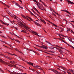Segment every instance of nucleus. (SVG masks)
<instances>
[{"label":"nucleus","mask_w":74,"mask_h":74,"mask_svg":"<svg viewBox=\"0 0 74 74\" xmlns=\"http://www.w3.org/2000/svg\"><path fill=\"white\" fill-rule=\"evenodd\" d=\"M42 71L43 74H45V72H44V71L42 69Z\"/></svg>","instance_id":"45"},{"label":"nucleus","mask_w":74,"mask_h":74,"mask_svg":"<svg viewBox=\"0 0 74 74\" xmlns=\"http://www.w3.org/2000/svg\"><path fill=\"white\" fill-rule=\"evenodd\" d=\"M36 5H37V6H38V8H39V9H40V10H44V9H41V7H40V6L39 5H38V3H37L36 4Z\"/></svg>","instance_id":"12"},{"label":"nucleus","mask_w":74,"mask_h":74,"mask_svg":"<svg viewBox=\"0 0 74 74\" xmlns=\"http://www.w3.org/2000/svg\"><path fill=\"white\" fill-rule=\"evenodd\" d=\"M20 59H21V60H23V61H24V62H25V60H24L21 58H19Z\"/></svg>","instance_id":"37"},{"label":"nucleus","mask_w":74,"mask_h":74,"mask_svg":"<svg viewBox=\"0 0 74 74\" xmlns=\"http://www.w3.org/2000/svg\"><path fill=\"white\" fill-rule=\"evenodd\" d=\"M0 22H1V23H3V22H3V21L2 20H1L0 19Z\"/></svg>","instance_id":"50"},{"label":"nucleus","mask_w":74,"mask_h":74,"mask_svg":"<svg viewBox=\"0 0 74 74\" xmlns=\"http://www.w3.org/2000/svg\"><path fill=\"white\" fill-rule=\"evenodd\" d=\"M38 51H42V50H40L39 49H38Z\"/></svg>","instance_id":"57"},{"label":"nucleus","mask_w":74,"mask_h":74,"mask_svg":"<svg viewBox=\"0 0 74 74\" xmlns=\"http://www.w3.org/2000/svg\"><path fill=\"white\" fill-rule=\"evenodd\" d=\"M17 22H18V23H19L21 24L20 25H19L20 26H22V27H23L24 28H26V29L27 30V28H26V26L25 25H23V24H22V23L21 22V21H20L19 20H18Z\"/></svg>","instance_id":"1"},{"label":"nucleus","mask_w":74,"mask_h":74,"mask_svg":"<svg viewBox=\"0 0 74 74\" xmlns=\"http://www.w3.org/2000/svg\"><path fill=\"white\" fill-rule=\"evenodd\" d=\"M15 49L16 51H18V49L17 48H15Z\"/></svg>","instance_id":"59"},{"label":"nucleus","mask_w":74,"mask_h":74,"mask_svg":"<svg viewBox=\"0 0 74 74\" xmlns=\"http://www.w3.org/2000/svg\"><path fill=\"white\" fill-rule=\"evenodd\" d=\"M42 3L43 4V5H45V7L46 6V5L44 3L42 2Z\"/></svg>","instance_id":"60"},{"label":"nucleus","mask_w":74,"mask_h":74,"mask_svg":"<svg viewBox=\"0 0 74 74\" xmlns=\"http://www.w3.org/2000/svg\"><path fill=\"white\" fill-rule=\"evenodd\" d=\"M69 71H71V72H73V70L72 69H71V70H69Z\"/></svg>","instance_id":"44"},{"label":"nucleus","mask_w":74,"mask_h":74,"mask_svg":"<svg viewBox=\"0 0 74 74\" xmlns=\"http://www.w3.org/2000/svg\"><path fill=\"white\" fill-rule=\"evenodd\" d=\"M14 27V29H16V30L18 29V28H17V27Z\"/></svg>","instance_id":"42"},{"label":"nucleus","mask_w":74,"mask_h":74,"mask_svg":"<svg viewBox=\"0 0 74 74\" xmlns=\"http://www.w3.org/2000/svg\"><path fill=\"white\" fill-rule=\"evenodd\" d=\"M27 64H29V65H31V66H33L34 67V66L33 65V63H31V62H27Z\"/></svg>","instance_id":"6"},{"label":"nucleus","mask_w":74,"mask_h":74,"mask_svg":"<svg viewBox=\"0 0 74 74\" xmlns=\"http://www.w3.org/2000/svg\"><path fill=\"white\" fill-rule=\"evenodd\" d=\"M15 4L16 5L18 6V7H19V6H20V5H19L18 3H15Z\"/></svg>","instance_id":"30"},{"label":"nucleus","mask_w":74,"mask_h":74,"mask_svg":"<svg viewBox=\"0 0 74 74\" xmlns=\"http://www.w3.org/2000/svg\"><path fill=\"white\" fill-rule=\"evenodd\" d=\"M32 33H33V34H35V35H37L38 34L36 32L34 31H32Z\"/></svg>","instance_id":"14"},{"label":"nucleus","mask_w":74,"mask_h":74,"mask_svg":"<svg viewBox=\"0 0 74 74\" xmlns=\"http://www.w3.org/2000/svg\"><path fill=\"white\" fill-rule=\"evenodd\" d=\"M18 52H19L21 53H22V54L23 55V53H22V52H21L20 51L18 50Z\"/></svg>","instance_id":"54"},{"label":"nucleus","mask_w":74,"mask_h":74,"mask_svg":"<svg viewBox=\"0 0 74 74\" xmlns=\"http://www.w3.org/2000/svg\"><path fill=\"white\" fill-rule=\"evenodd\" d=\"M34 1V2H35L36 3H37V1H36V0H32Z\"/></svg>","instance_id":"43"},{"label":"nucleus","mask_w":74,"mask_h":74,"mask_svg":"<svg viewBox=\"0 0 74 74\" xmlns=\"http://www.w3.org/2000/svg\"><path fill=\"white\" fill-rule=\"evenodd\" d=\"M42 48H43V49H47V47L44 45L43 46H42Z\"/></svg>","instance_id":"11"},{"label":"nucleus","mask_w":74,"mask_h":74,"mask_svg":"<svg viewBox=\"0 0 74 74\" xmlns=\"http://www.w3.org/2000/svg\"><path fill=\"white\" fill-rule=\"evenodd\" d=\"M3 24L4 25H7V26H8L9 25V24H7V23H5L4 22H3Z\"/></svg>","instance_id":"20"},{"label":"nucleus","mask_w":74,"mask_h":74,"mask_svg":"<svg viewBox=\"0 0 74 74\" xmlns=\"http://www.w3.org/2000/svg\"><path fill=\"white\" fill-rule=\"evenodd\" d=\"M36 45V46L37 47H39V48H42V46H41L38 45Z\"/></svg>","instance_id":"24"},{"label":"nucleus","mask_w":74,"mask_h":74,"mask_svg":"<svg viewBox=\"0 0 74 74\" xmlns=\"http://www.w3.org/2000/svg\"><path fill=\"white\" fill-rule=\"evenodd\" d=\"M42 8H41V9H43V10H43V11H44V10H45V8H44V7H42Z\"/></svg>","instance_id":"40"},{"label":"nucleus","mask_w":74,"mask_h":74,"mask_svg":"<svg viewBox=\"0 0 74 74\" xmlns=\"http://www.w3.org/2000/svg\"><path fill=\"white\" fill-rule=\"evenodd\" d=\"M67 29L68 30H67L66 31V32H69V31H70V29H69V28H67Z\"/></svg>","instance_id":"55"},{"label":"nucleus","mask_w":74,"mask_h":74,"mask_svg":"<svg viewBox=\"0 0 74 74\" xmlns=\"http://www.w3.org/2000/svg\"><path fill=\"white\" fill-rule=\"evenodd\" d=\"M10 22L11 23H12V24H13V22H12V21H10Z\"/></svg>","instance_id":"64"},{"label":"nucleus","mask_w":74,"mask_h":74,"mask_svg":"<svg viewBox=\"0 0 74 74\" xmlns=\"http://www.w3.org/2000/svg\"><path fill=\"white\" fill-rule=\"evenodd\" d=\"M59 51V52H60V54L62 55V53H63V51L62 50L60 49V50Z\"/></svg>","instance_id":"16"},{"label":"nucleus","mask_w":74,"mask_h":74,"mask_svg":"<svg viewBox=\"0 0 74 74\" xmlns=\"http://www.w3.org/2000/svg\"><path fill=\"white\" fill-rule=\"evenodd\" d=\"M48 69V70H51V71H52L54 73H55V71H56V70L53 69Z\"/></svg>","instance_id":"15"},{"label":"nucleus","mask_w":74,"mask_h":74,"mask_svg":"<svg viewBox=\"0 0 74 74\" xmlns=\"http://www.w3.org/2000/svg\"><path fill=\"white\" fill-rule=\"evenodd\" d=\"M31 70H32L33 71H34V70L33 69H31Z\"/></svg>","instance_id":"63"},{"label":"nucleus","mask_w":74,"mask_h":74,"mask_svg":"<svg viewBox=\"0 0 74 74\" xmlns=\"http://www.w3.org/2000/svg\"><path fill=\"white\" fill-rule=\"evenodd\" d=\"M6 58H7V59H9V60H11L12 59H11V58H10V57L7 56H6V57H5Z\"/></svg>","instance_id":"10"},{"label":"nucleus","mask_w":74,"mask_h":74,"mask_svg":"<svg viewBox=\"0 0 74 74\" xmlns=\"http://www.w3.org/2000/svg\"><path fill=\"white\" fill-rule=\"evenodd\" d=\"M71 33H73V34H74V32H73V31L72 30H71Z\"/></svg>","instance_id":"41"},{"label":"nucleus","mask_w":74,"mask_h":74,"mask_svg":"<svg viewBox=\"0 0 74 74\" xmlns=\"http://www.w3.org/2000/svg\"><path fill=\"white\" fill-rule=\"evenodd\" d=\"M55 48H56V49H58V50L59 51H60V49L58 48L57 47H55Z\"/></svg>","instance_id":"39"},{"label":"nucleus","mask_w":74,"mask_h":74,"mask_svg":"<svg viewBox=\"0 0 74 74\" xmlns=\"http://www.w3.org/2000/svg\"><path fill=\"white\" fill-rule=\"evenodd\" d=\"M41 21H42L43 22V23H44V24H45V25H46V22H45V20H41Z\"/></svg>","instance_id":"18"},{"label":"nucleus","mask_w":74,"mask_h":74,"mask_svg":"<svg viewBox=\"0 0 74 74\" xmlns=\"http://www.w3.org/2000/svg\"><path fill=\"white\" fill-rule=\"evenodd\" d=\"M0 71H1V72H2V73H4V71H3V70H2L1 69V68H0Z\"/></svg>","instance_id":"22"},{"label":"nucleus","mask_w":74,"mask_h":74,"mask_svg":"<svg viewBox=\"0 0 74 74\" xmlns=\"http://www.w3.org/2000/svg\"><path fill=\"white\" fill-rule=\"evenodd\" d=\"M0 22H1V23H3V22H3V21L2 20H1L0 19Z\"/></svg>","instance_id":"51"},{"label":"nucleus","mask_w":74,"mask_h":74,"mask_svg":"<svg viewBox=\"0 0 74 74\" xmlns=\"http://www.w3.org/2000/svg\"><path fill=\"white\" fill-rule=\"evenodd\" d=\"M26 28L27 29H26ZM26 28H25V29H26V30H28V31H29V30H28V29H29L30 30H31L32 32H33L32 30H31V29H30L29 28L27 27H26Z\"/></svg>","instance_id":"17"},{"label":"nucleus","mask_w":74,"mask_h":74,"mask_svg":"<svg viewBox=\"0 0 74 74\" xmlns=\"http://www.w3.org/2000/svg\"><path fill=\"white\" fill-rule=\"evenodd\" d=\"M55 74H62V73H61L59 72H58V71L56 70V71H55Z\"/></svg>","instance_id":"13"},{"label":"nucleus","mask_w":74,"mask_h":74,"mask_svg":"<svg viewBox=\"0 0 74 74\" xmlns=\"http://www.w3.org/2000/svg\"><path fill=\"white\" fill-rule=\"evenodd\" d=\"M33 9H34V10L36 11L37 12H38V13L40 14V13H39V12H38V10H37V9H36V8H35V7L33 6Z\"/></svg>","instance_id":"7"},{"label":"nucleus","mask_w":74,"mask_h":74,"mask_svg":"<svg viewBox=\"0 0 74 74\" xmlns=\"http://www.w3.org/2000/svg\"><path fill=\"white\" fill-rule=\"evenodd\" d=\"M66 59L67 60H68V61H69V62H70V63H71V64H73V63H72V61H69V60H68V59H67V58H66Z\"/></svg>","instance_id":"28"},{"label":"nucleus","mask_w":74,"mask_h":74,"mask_svg":"<svg viewBox=\"0 0 74 74\" xmlns=\"http://www.w3.org/2000/svg\"><path fill=\"white\" fill-rule=\"evenodd\" d=\"M16 36L17 37H18V38H21L19 37L18 36L16 35Z\"/></svg>","instance_id":"56"},{"label":"nucleus","mask_w":74,"mask_h":74,"mask_svg":"<svg viewBox=\"0 0 74 74\" xmlns=\"http://www.w3.org/2000/svg\"><path fill=\"white\" fill-rule=\"evenodd\" d=\"M10 63H12V64H13V63H14V62H12L11 61H10Z\"/></svg>","instance_id":"48"},{"label":"nucleus","mask_w":74,"mask_h":74,"mask_svg":"<svg viewBox=\"0 0 74 74\" xmlns=\"http://www.w3.org/2000/svg\"><path fill=\"white\" fill-rule=\"evenodd\" d=\"M52 24H53V25L54 26H55V27H57V25H56L54 24V23H52Z\"/></svg>","instance_id":"32"},{"label":"nucleus","mask_w":74,"mask_h":74,"mask_svg":"<svg viewBox=\"0 0 74 74\" xmlns=\"http://www.w3.org/2000/svg\"><path fill=\"white\" fill-rule=\"evenodd\" d=\"M34 23L35 24H36V25H37V26H40V24L37 23V22H36V21H34Z\"/></svg>","instance_id":"8"},{"label":"nucleus","mask_w":74,"mask_h":74,"mask_svg":"<svg viewBox=\"0 0 74 74\" xmlns=\"http://www.w3.org/2000/svg\"><path fill=\"white\" fill-rule=\"evenodd\" d=\"M0 2L1 3V4H2L4 5H5V6H6L7 7H8V8H9V7H10V6H8V5H6V4H5V3H4L2 1H1Z\"/></svg>","instance_id":"3"},{"label":"nucleus","mask_w":74,"mask_h":74,"mask_svg":"<svg viewBox=\"0 0 74 74\" xmlns=\"http://www.w3.org/2000/svg\"><path fill=\"white\" fill-rule=\"evenodd\" d=\"M60 29H61V30H62L61 31H60V32H63L64 29H63V28H60Z\"/></svg>","instance_id":"27"},{"label":"nucleus","mask_w":74,"mask_h":74,"mask_svg":"<svg viewBox=\"0 0 74 74\" xmlns=\"http://www.w3.org/2000/svg\"><path fill=\"white\" fill-rule=\"evenodd\" d=\"M66 44L68 45L69 46V47H71L72 48V47H73L72 46L69 45V44H67V43H66Z\"/></svg>","instance_id":"35"},{"label":"nucleus","mask_w":74,"mask_h":74,"mask_svg":"<svg viewBox=\"0 0 74 74\" xmlns=\"http://www.w3.org/2000/svg\"><path fill=\"white\" fill-rule=\"evenodd\" d=\"M58 36L59 37H60V38H62V37H61V36H60V34H58Z\"/></svg>","instance_id":"58"},{"label":"nucleus","mask_w":74,"mask_h":74,"mask_svg":"<svg viewBox=\"0 0 74 74\" xmlns=\"http://www.w3.org/2000/svg\"><path fill=\"white\" fill-rule=\"evenodd\" d=\"M55 48L54 47H49V49H53Z\"/></svg>","instance_id":"26"},{"label":"nucleus","mask_w":74,"mask_h":74,"mask_svg":"<svg viewBox=\"0 0 74 74\" xmlns=\"http://www.w3.org/2000/svg\"><path fill=\"white\" fill-rule=\"evenodd\" d=\"M0 55H1V56H4V57H5V58L6 56L4 55V54H0Z\"/></svg>","instance_id":"25"},{"label":"nucleus","mask_w":74,"mask_h":74,"mask_svg":"<svg viewBox=\"0 0 74 74\" xmlns=\"http://www.w3.org/2000/svg\"><path fill=\"white\" fill-rule=\"evenodd\" d=\"M68 40H69V41H70L71 42H74V41H71V40L69 38H68Z\"/></svg>","instance_id":"36"},{"label":"nucleus","mask_w":74,"mask_h":74,"mask_svg":"<svg viewBox=\"0 0 74 74\" xmlns=\"http://www.w3.org/2000/svg\"><path fill=\"white\" fill-rule=\"evenodd\" d=\"M0 41H1V42H2L3 43H5V42L4 41H3L2 40H0Z\"/></svg>","instance_id":"53"},{"label":"nucleus","mask_w":74,"mask_h":74,"mask_svg":"<svg viewBox=\"0 0 74 74\" xmlns=\"http://www.w3.org/2000/svg\"><path fill=\"white\" fill-rule=\"evenodd\" d=\"M66 1L67 2H68V3H70V4H74V3L70 1L69 0H66Z\"/></svg>","instance_id":"4"},{"label":"nucleus","mask_w":74,"mask_h":74,"mask_svg":"<svg viewBox=\"0 0 74 74\" xmlns=\"http://www.w3.org/2000/svg\"><path fill=\"white\" fill-rule=\"evenodd\" d=\"M52 11H53V12H54V13H55V12H56L54 10H53L52 9Z\"/></svg>","instance_id":"61"},{"label":"nucleus","mask_w":74,"mask_h":74,"mask_svg":"<svg viewBox=\"0 0 74 74\" xmlns=\"http://www.w3.org/2000/svg\"><path fill=\"white\" fill-rule=\"evenodd\" d=\"M16 42H18V43H21V41L19 40H14Z\"/></svg>","instance_id":"21"},{"label":"nucleus","mask_w":74,"mask_h":74,"mask_svg":"<svg viewBox=\"0 0 74 74\" xmlns=\"http://www.w3.org/2000/svg\"><path fill=\"white\" fill-rule=\"evenodd\" d=\"M19 8H20L21 9H23V8L22 7H21L20 5L19 6Z\"/></svg>","instance_id":"52"},{"label":"nucleus","mask_w":74,"mask_h":74,"mask_svg":"<svg viewBox=\"0 0 74 74\" xmlns=\"http://www.w3.org/2000/svg\"><path fill=\"white\" fill-rule=\"evenodd\" d=\"M47 42V43H49V44H50V45H52L51 43H50V42Z\"/></svg>","instance_id":"46"},{"label":"nucleus","mask_w":74,"mask_h":74,"mask_svg":"<svg viewBox=\"0 0 74 74\" xmlns=\"http://www.w3.org/2000/svg\"><path fill=\"white\" fill-rule=\"evenodd\" d=\"M21 32H23V33H26V32L23 30H22Z\"/></svg>","instance_id":"38"},{"label":"nucleus","mask_w":74,"mask_h":74,"mask_svg":"<svg viewBox=\"0 0 74 74\" xmlns=\"http://www.w3.org/2000/svg\"><path fill=\"white\" fill-rule=\"evenodd\" d=\"M60 36H62V37H66V36H64L63 35H62V34H61Z\"/></svg>","instance_id":"49"},{"label":"nucleus","mask_w":74,"mask_h":74,"mask_svg":"<svg viewBox=\"0 0 74 74\" xmlns=\"http://www.w3.org/2000/svg\"><path fill=\"white\" fill-rule=\"evenodd\" d=\"M0 62H1V63H3V64H7V63L3 61L2 59L0 58Z\"/></svg>","instance_id":"2"},{"label":"nucleus","mask_w":74,"mask_h":74,"mask_svg":"<svg viewBox=\"0 0 74 74\" xmlns=\"http://www.w3.org/2000/svg\"><path fill=\"white\" fill-rule=\"evenodd\" d=\"M36 69H39V70H42V69L40 67L38 68V67H36Z\"/></svg>","instance_id":"29"},{"label":"nucleus","mask_w":74,"mask_h":74,"mask_svg":"<svg viewBox=\"0 0 74 74\" xmlns=\"http://www.w3.org/2000/svg\"><path fill=\"white\" fill-rule=\"evenodd\" d=\"M46 21H47V22H48L49 23H51V24H52V23L50 21H49V20H47Z\"/></svg>","instance_id":"33"},{"label":"nucleus","mask_w":74,"mask_h":74,"mask_svg":"<svg viewBox=\"0 0 74 74\" xmlns=\"http://www.w3.org/2000/svg\"><path fill=\"white\" fill-rule=\"evenodd\" d=\"M58 39H59V40H61V41H63V40L60 39V38H58Z\"/></svg>","instance_id":"47"},{"label":"nucleus","mask_w":74,"mask_h":74,"mask_svg":"<svg viewBox=\"0 0 74 74\" xmlns=\"http://www.w3.org/2000/svg\"><path fill=\"white\" fill-rule=\"evenodd\" d=\"M66 44L68 45L69 46V47H71L72 48V47H73L72 46L69 45V44H67V43H66Z\"/></svg>","instance_id":"34"},{"label":"nucleus","mask_w":74,"mask_h":74,"mask_svg":"<svg viewBox=\"0 0 74 74\" xmlns=\"http://www.w3.org/2000/svg\"><path fill=\"white\" fill-rule=\"evenodd\" d=\"M29 12H30V14L32 15H34V16H35V17H36V16H35V15H34L33 14L31 11Z\"/></svg>","instance_id":"19"},{"label":"nucleus","mask_w":74,"mask_h":74,"mask_svg":"<svg viewBox=\"0 0 74 74\" xmlns=\"http://www.w3.org/2000/svg\"><path fill=\"white\" fill-rule=\"evenodd\" d=\"M26 16L27 17V18H28L29 19H30V20H31L32 21H33V19H32L31 18H30V17Z\"/></svg>","instance_id":"23"},{"label":"nucleus","mask_w":74,"mask_h":74,"mask_svg":"<svg viewBox=\"0 0 74 74\" xmlns=\"http://www.w3.org/2000/svg\"><path fill=\"white\" fill-rule=\"evenodd\" d=\"M62 11H64V12H66V10H62Z\"/></svg>","instance_id":"62"},{"label":"nucleus","mask_w":74,"mask_h":74,"mask_svg":"<svg viewBox=\"0 0 74 74\" xmlns=\"http://www.w3.org/2000/svg\"><path fill=\"white\" fill-rule=\"evenodd\" d=\"M57 66L59 67V69H60V68H61V69H63V70H65L66 69L65 68H64V67H63V66H58V65H57Z\"/></svg>","instance_id":"5"},{"label":"nucleus","mask_w":74,"mask_h":74,"mask_svg":"<svg viewBox=\"0 0 74 74\" xmlns=\"http://www.w3.org/2000/svg\"><path fill=\"white\" fill-rule=\"evenodd\" d=\"M21 16H22V17H23V18H24V19H28V18L24 15L22 14Z\"/></svg>","instance_id":"9"},{"label":"nucleus","mask_w":74,"mask_h":74,"mask_svg":"<svg viewBox=\"0 0 74 74\" xmlns=\"http://www.w3.org/2000/svg\"><path fill=\"white\" fill-rule=\"evenodd\" d=\"M65 12H67V13H68V14H69V15H71V14L70 13V12H69L67 11V10H66Z\"/></svg>","instance_id":"31"}]
</instances>
